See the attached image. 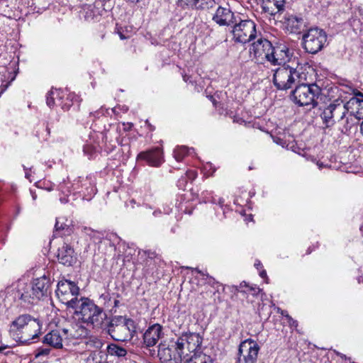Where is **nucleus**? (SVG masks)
<instances>
[{"mask_svg":"<svg viewBox=\"0 0 363 363\" xmlns=\"http://www.w3.org/2000/svg\"><path fill=\"white\" fill-rule=\"evenodd\" d=\"M72 317L79 324H85L93 329H101L107 318L104 309L89 298L80 297L72 308Z\"/></svg>","mask_w":363,"mask_h":363,"instance_id":"nucleus-1","label":"nucleus"},{"mask_svg":"<svg viewBox=\"0 0 363 363\" xmlns=\"http://www.w3.org/2000/svg\"><path fill=\"white\" fill-rule=\"evenodd\" d=\"M107 332L116 341H128L136 333V324L131 318L121 315L116 316L108 323Z\"/></svg>","mask_w":363,"mask_h":363,"instance_id":"nucleus-2","label":"nucleus"},{"mask_svg":"<svg viewBox=\"0 0 363 363\" xmlns=\"http://www.w3.org/2000/svg\"><path fill=\"white\" fill-rule=\"evenodd\" d=\"M89 331L84 325H78L71 328H63L62 330L56 329L51 330L43 337V342L52 346L55 348H62V342L65 340L72 338H82L88 335Z\"/></svg>","mask_w":363,"mask_h":363,"instance_id":"nucleus-3","label":"nucleus"},{"mask_svg":"<svg viewBox=\"0 0 363 363\" xmlns=\"http://www.w3.org/2000/svg\"><path fill=\"white\" fill-rule=\"evenodd\" d=\"M321 90L315 84H301L296 86L291 92V97L294 102L300 106L312 105L317 106V99L320 94Z\"/></svg>","mask_w":363,"mask_h":363,"instance_id":"nucleus-4","label":"nucleus"},{"mask_svg":"<svg viewBox=\"0 0 363 363\" xmlns=\"http://www.w3.org/2000/svg\"><path fill=\"white\" fill-rule=\"evenodd\" d=\"M300 79V72L293 65L280 66L274 70L273 82L279 90H287Z\"/></svg>","mask_w":363,"mask_h":363,"instance_id":"nucleus-5","label":"nucleus"},{"mask_svg":"<svg viewBox=\"0 0 363 363\" xmlns=\"http://www.w3.org/2000/svg\"><path fill=\"white\" fill-rule=\"evenodd\" d=\"M55 293L59 300L65 304L68 309H72L77 302L79 301V288L74 281L67 279L60 281Z\"/></svg>","mask_w":363,"mask_h":363,"instance_id":"nucleus-6","label":"nucleus"},{"mask_svg":"<svg viewBox=\"0 0 363 363\" xmlns=\"http://www.w3.org/2000/svg\"><path fill=\"white\" fill-rule=\"evenodd\" d=\"M7 291L8 293L13 291L14 298L18 300L20 304L24 307H29L37 304L40 301L30 283L25 282L23 280H18Z\"/></svg>","mask_w":363,"mask_h":363,"instance_id":"nucleus-7","label":"nucleus"},{"mask_svg":"<svg viewBox=\"0 0 363 363\" xmlns=\"http://www.w3.org/2000/svg\"><path fill=\"white\" fill-rule=\"evenodd\" d=\"M327 41L326 33L320 28H312L303 35V45L305 50L311 54L320 51Z\"/></svg>","mask_w":363,"mask_h":363,"instance_id":"nucleus-8","label":"nucleus"},{"mask_svg":"<svg viewBox=\"0 0 363 363\" xmlns=\"http://www.w3.org/2000/svg\"><path fill=\"white\" fill-rule=\"evenodd\" d=\"M176 340L172 339L168 343L161 342L158 346L157 356L162 363H182L183 352L177 345Z\"/></svg>","mask_w":363,"mask_h":363,"instance_id":"nucleus-9","label":"nucleus"},{"mask_svg":"<svg viewBox=\"0 0 363 363\" xmlns=\"http://www.w3.org/2000/svg\"><path fill=\"white\" fill-rule=\"evenodd\" d=\"M233 24L232 33L235 42L245 44L256 38V25L252 20H242L239 23L235 20Z\"/></svg>","mask_w":363,"mask_h":363,"instance_id":"nucleus-10","label":"nucleus"},{"mask_svg":"<svg viewBox=\"0 0 363 363\" xmlns=\"http://www.w3.org/2000/svg\"><path fill=\"white\" fill-rule=\"evenodd\" d=\"M177 345L183 352L184 359L190 357L194 353H201V349L203 337L196 333H184L177 340Z\"/></svg>","mask_w":363,"mask_h":363,"instance_id":"nucleus-11","label":"nucleus"},{"mask_svg":"<svg viewBox=\"0 0 363 363\" xmlns=\"http://www.w3.org/2000/svg\"><path fill=\"white\" fill-rule=\"evenodd\" d=\"M346 113L345 104L342 101L337 99L324 108L320 117L323 124L330 128L336 123V119L337 122L342 121Z\"/></svg>","mask_w":363,"mask_h":363,"instance_id":"nucleus-12","label":"nucleus"},{"mask_svg":"<svg viewBox=\"0 0 363 363\" xmlns=\"http://www.w3.org/2000/svg\"><path fill=\"white\" fill-rule=\"evenodd\" d=\"M273 51L274 46L272 43L263 38H260L253 43L250 48V54L257 62L260 64H264L265 62H270Z\"/></svg>","mask_w":363,"mask_h":363,"instance_id":"nucleus-13","label":"nucleus"},{"mask_svg":"<svg viewBox=\"0 0 363 363\" xmlns=\"http://www.w3.org/2000/svg\"><path fill=\"white\" fill-rule=\"evenodd\" d=\"M259 350V345L252 339L242 341L239 345L237 363H257Z\"/></svg>","mask_w":363,"mask_h":363,"instance_id":"nucleus-14","label":"nucleus"},{"mask_svg":"<svg viewBox=\"0 0 363 363\" xmlns=\"http://www.w3.org/2000/svg\"><path fill=\"white\" fill-rule=\"evenodd\" d=\"M294 52L291 51L286 45L278 44L274 47L273 54L270 59V64L272 65H290L297 64L296 62V58L293 57Z\"/></svg>","mask_w":363,"mask_h":363,"instance_id":"nucleus-15","label":"nucleus"},{"mask_svg":"<svg viewBox=\"0 0 363 363\" xmlns=\"http://www.w3.org/2000/svg\"><path fill=\"white\" fill-rule=\"evenodd\" d=\"M42 325L40 321L37 318L31 317L25 330L23 331L21 336L18 337V342L23 344L31 343V340L38 337Z\"/></svg>","mask_w":363,"mask_h":363,"instance_id":"nucleus-16","label":"nucleus"},{"mask_svg":"<svg viewBox=\"0 0 363 363\" xmlns=\"http://www.w3.org/2000/svg\"><path fill=\"white\" fill-rule=\"evenodd\" d=\"M46 104L50 108L54 106H58L65 111L68 110L72 106L69 97L67 96L66 99H65V94L60 89H51L47 94Z\"/></svg>","mask_w":363,"mask_h":363,"instance_id":"nucleus-17","label":"nucleus"},{"mask_svg":"<svg viewBox=\"0 0 363 363\" xmlns=\"http://www.w3.org/2000/svg\"><path fill=\"white\" fill-rule=\"evenodd\" d=\"M346 113L358 120H363V93L358 91L345 104Z\"/></svg>","mask_w":363,"mask_h":363,"instance_id":"nucleus-18","label":"nucleus"},{"mask_svg":"<svg viewBox=\"0 0 363 363\" xmlns=\"http://www.w3.org/2000/svg\"><path fill=\"white\" fill-rule=\"evenodd\" d=\"M137 160H145L148 165L157 167L164 162L163 152L160 147L153 148L140 152L138 155Z\"/></svg>","mask_w":363,"mask_h":363,"instance_id":"nucleus-19","label":"nucleus"},{"mask_svg":"<svg viewBox=\"0 0 363 363\" xmlns=\"http://www.w3.org/2000/svg\"><path fill=\"white\" fill-rule=\"evenodd\" d=\"M162 334V326L158 323L153 324L143 334V342L147 347H152L157 343Z\"/></svg>","mask_w":363,"mask_h":363,"instance_id":"nucleus-20","label":"nucleus"},{"mask_svg":"<svg viewBox=\"0 0 363 363\" xmlns=\"http://www.w3.org/2000/svg\"><path fill=\"white\" fill-rule=\"evenodd\" d=\"M57 257L60 264L66 266H72L77 259L74 249L65 242L58 248Z\"/></svg>","mask_w":363,"mask_h":363,"instance_id":"nucleus-21","label":"nucleus"},{"mask_svg":"<svg viewBox=\"0 0 363 363\" xmlns=\"http://www.w3.org/2000/svg\"><path fill=\"white\" fill-rule=\"evenodd\" d=\"M74 189H77L79 193H82L84 197H87V199L91 198L96 194V189L94 183L91 178L86 177L85 178H79L76 183L74 184Z\"/></svg>","mask_w":363,"mask_h":363,"instance_id":"nucleus-22","label":"nucleus"},{"mask_svg":"<svg viewBox=\"0 0 363 363\" xmlns=\"http://www.w3.org/2000/svg\"><path fill=\"white\" fill-rule=\"evenodd\" d=\"M74 226L72 221L65 218H57L55 225V230L53 236L57 237H67L73 233Z\"/></svg>","mask_w":363,"mask_h":363,"instance_id":"nucleus-23","label":"nucleus"},{"mask_svg":"<svg viewBox=\"0 0 363 363\" xmlns=\"http://www.w3.org/2000/svg\"><path fill=\"white\" fill-rule=\"evenodd\" d=\"M213 20L220 26H228L233 24L236 19L228 8L219 6L213 16Z\"/></svg>","mask_w":363,"mask_h":363,"instance_id":"nucleus-24","label":"nucleus"},{"mask_svg":"<svg viewBox=\"0 0 363 363\" xmlns=\"http://www.w3.org/2000/svg\"><path fill=\"white\" fill-rule=\"evenodd\" d=\"M30 284L33 287L39 301L43 297L48 296L50 287V281L48 277L46 276L40 277L34 279Z\"/></svg>","mask_w":363,"mask_h":363,"instance_id":"nucleus-25","label":"nucleus"},{"mask_svg":"<svg viewBox=\"0 0 363 363\" xmlns=\"http://www.w3.org/2000/svg\"><path fill=\"white\" fill-rule=\"evenodd\" d=\"M284 0H262V10L271 16H274L284 10Z\"/></svg>","mask_w":363,"mask_h":363,"instance_id":"nucleus-26","label":"nucleus"},{"mask_svg":"<svg viewBox=\"0 0 363 363\" xmlns=\"http://www.w3.org/2000/svg\"><path fill=\"white\" fill-rule=\"evenodd\" d=\"M83 360L85 363H108L107 353L100 350L88 351L83 354Z\"/></svg>","mask_w":363,"mask_h":363,"instance_id":"nucleus-27","label":"nucleus"},{"mask_svg":"<svg viewBox=\"0 0 363 363\" xmlns=\"http://www.w3.org/2000/svg\"><path fill=\"white\" fill-rule=\"evenodd\" d=\"M286 25L287 29L291 33H297L303 25V19L301 17L290 15L286 18Z\"/></svg>","mask_w":363,"mask_h":363,"instance_id":"nucleus-28","label":"nucleus"},{"mask_svg":"<svg viewBox=\"0 0 363 363\" xmlns=\"http://www.w3.org/2000/svg\"><path fill=\"white\" fill-rule=\"evenodd\" d=\"M105 352L107 353V357L110 355L121 358L125 357L127 354V350L125 347L115 343L108 345Z\"/></svg>","mask_w":363,"mask_h":363,"instance_id":"nucleus-29","label":"nucleus"},{"mask_svg":"<svg viewBox=\"0 0 363 363\" xmlns=\"http://www.w3.org/2000/svg\"><path fill=\"white\" fill-rule=\"evenodd\" d=\"M31 317L29 314L21 315L12 322L11 327L22 333Z\"/></svg>","mask_w":363,"mask_h":363,"instance_id":"nucleus-30","label":"nucleus"},{"mask_svg":"<svg viewBox=\"0 0 363 363\" xmlns=\"http://www.w3.org/2000/svg\"><path fill=\"white\" fill-rule=\"evenodd\" d=\"M211 0H179L178 5L183 9H201L208 4Z\"/></svg>","mask_w":363,"mask_h":363,"instance_id":"nucleus-31","label":"nucleus"},{"mask_svg":"<svg viewBox=\"0 0 363 363\" xmlns=\"http://www.w3.org/2000/svg\"><path fill=\"white\" fill-rule=\"evenodd\" d=\"M185 363H213L212 357L203 353H194L185 359Z\"/></svg>","mask_w":363,"mask_h":363,"instance_id":"nucleus-32","label":"nucleus"},{"mask_svg":"<svg viewBox=\"0 0 363 363\" xmlns=\"http://www.w3.org/2000/svg\"><path fill=\"white\" fill-rule=\"evenodd\" d=\"M189 154V148L186 146H178L174 150V157L178 162L182 161Z\"/></svg>","mask_w":363,"mask_h":363,"instance_id":"nucleus-33","label":"nucleus"},{"mask_svg":"<svg viewBox=\"0 0 363 363\" xmlns=\"http://www.w3.org/2000/svg\"><path fill=\"white\" fill-rule=\"evenodd\" d=\"M140 213L145 217H150L152 215L154 217H159L162 214V211L156 209L152 212V208L147 205L143 206L140 209Z\"/></svg>","mask_w":363,"mask_h":363,"instance_id":"nucleus-34","label":"nucleus"},{"mask_svg":"<svg viewBox=\"0 0 363 363\" xmlns=\"http://www.w3.org/2000/svg\"><path fill=\"white\" fill-rule=\"evenodd\" d=\"M243 284L246 287V289L242 290L241 291L242 292L247 293L249 291H252V295H257L260 291V289L259 287H257L256 286H249L246 284V282L241 283L240 285V288H242L243 286Z\"/></svg>","mask_w":363,"mask_h":363,"instance_id":"nucleus-35","label":"nucleus"},{"mask_svg":"<svg viewBox=\"0 0 363 363\" xmlns=\"http://www.w3.org/2000/svg\"><path fill=\"white\" fill-rule=\"evenodd\" d=\"M82 231L85 234L89 235L91 238H95L96 234L99 233L98 232L94 230L93 229L89 227H83Z\"/></svg>","mask_w":363,"mask_h":363,"instance_id":"nucleus-36","label":"nucleus"},{"mask_svg":"<svg viewBox=\"0 0 363 363\" xmlns=\"http://www.w3.org/2000/svg\"><path fill=\"white\" fill-rule=\"evenodd\" d=\"M50 353L49 349H39L37 350L35 357L38 358L40 356H46Z\"/></svg>","mask_w":363,"mask_h":363,"instance_id":"nucleus-37","label":"nucleus"},{"mask_svg":"<svg viewBox=\"0 0 363 363\" xmlns=\"http://www.w3.org/2000/svg\"><path fill=\"white\" fill-rule=\"evenodd\" d=\"M286 318L290 327L296 328L298 326V322L294 320L289 314L286 315Z\"/></svg>","mask_w":363,"mask_h":363,"instance_id":"nucleus-38","label":"nucleus"},{"mask_svg":"<svg viewBox=\"0 0 363 363\" xmlns=\"http://www.w3.org/2000/svg\"><path fill=\"white\" fill-rule=\"evenodd\" d=\"M197 177V173L194 170H189L186 172V178L187 177L189 179L194 180Z\"/></svg>","mask_w":363,"mask_h":363,"instance_id":"nucleus-39","label":"nucleus"},{"mask_svg":"<svg viewBox=\"0 0 363 363\" xmlns=\"http://www.w3.org/2000/svg\"><path fill=\"white\" fill-rule=\"evenodd\" d=\"M187 183L186 178V177H182L179 179L177 182V186L179 189H184L186 186V184Z\"/></svg>","mask_w":363,"mask_h":363,"instance_id":"nucleus-40","label":"nucleus"},{"mask_svg":"<svg viewBox=\"0 0 363 363\" xmlns=\"http://www.w3.org/2000/svg\"><path fill=\"white\" fill-rule=\"evenodd\" d=\"M147 256L150 259H154L156 257V252L148 251L146 252Z\"/></svg>","mask_w":363,"mask_h":363,"instance_id":"nucleus-41","label":"nucleus"},{"mask_svg":"<svg viewBox=\"0 0 363 363\" xmlns=\"http://www.w3.org/2000/svg\"><path fill=\"white\" fill-rule=\"evenodd\" d=\"M194 270L196 271L197 273L201 274L202 276L209 277L208 273H205V272H202L201 270H200L198 268H195V269H194Z\"/></svg>","mask_w":363,"mask_h":363,"instance_id":"nucleus-42","label":"nucleus"},{"mask_svg":"<svg viewBox=\"0 0 363 363\" xmlns=\"http://www.w3.org/2000/svg\"><path fill=\"white\" fill-rule=\"evenodd\" d=\"M259 276L262 279H267V272H266V271L264 269H262V271L259 272Z\"/></svg>","mask_w":363,"mask_h":363,"instance_id":"nucleus-43","label":"nucleus"},{"mask_svg":"<svg viewBox=\"0 0 363 363\" xmlns=\"http://www.w3.org/2000/svg\"><path fill=\"white\" fill-rule=\"evenodd\" d=\"M335 354H336L337 356H339L340 358H342V359H347V357H346V355H345V354H342V353H340V352H337V351H335Z\"/></svg>","mask_w":363,"mask_h":363,"instance_id":"nucleus-44","label":"nucleus"},{"mask_svg":"<svg viewBox=\"0 0 363 363\" xmlns=\"http://www.w3.org/2000/svg\"><path fill=\"white\" fill-rule=\"evenodd\" d=\"M351 128V125H349V118L347 117L346 119V125H345V130H347Z\"/></svg>","mask_w":363,"mask_h":363,"instance_id":"nucleus-45","label":"nucleus"},{"mask_svg":"<svg viewBox=\"0 0 363 363\" xmlns=\"http://www.w3.org/2000/svg\"><path fill=\"white\" fill-rule=\"evenodd\" d=\"M24 170H25V176L27 179H30V172H28V169H26L25 167H24Z\"/></svg>","mask_w":363,"mask_h":363,"instance_id":"nucleus-46","label":"nucleus"},{"mask_svg":"<svg viewBox=\"0 0 363 363\" xmlns=\"http://www.w3.org/2000/svg\"><path fill=\"white\" fill-rule=\"evenodd\" d=\"M255 266L257 267V269H259V267H262V263L259 261L255 264Z\"/></svg>","mask_w":363,"mask_h":363,"instance_id":"nucleus-47","label":"nucleus"},{"mask_svg":"<svg viewBox=\"0 0 363 363\" xmlns=\"http://www.w3.org/2000/svg\"><path fill=\"white\" fill-rule=\"evenodd\" d=\"M119 36H120V38H121V40H124V39H126V38H127V37H126V36H125L122 33H119Z\"/></svg>","mask_w":363,"mask_h":363,"instance_id":"nucleus-48","label":"nucleus"},{"mask_svg":"<svg viewBox=\"0 0 363 363\" xmlns=\"http://www.w3.org/2000/svg\"><path fill=\"white\" fill-rule=\"evenodd\" d=\"M317 165L318 166L319 169H322L323 167H325L323 164V162H318Z\"/></svg>","mask_w":363,"mask_h":363,"instance_id":"nucleus-49","label":"nucleus"},{"mask_svg":"<svg viewBox=\"0 0 363 363\" xmlns=\"http://www.w3.org/2000/svg\"><path fill=\"white\" fill-rule=\"evenodd\" d=\"M281 315L286 317V315L288 314V313H287L286 311L281 310Z\"/></svg>","mask_w":363,"mask_h":363,"instance_id":"nucleus-50","label":"nucleus"},{"mask_svg":"<svg viewBox=\"0 0 363 363\" xmlns=\"http://www.w3.org/2000/svg\"><path fill=\"white\" fill-rule=\"evenodd\" d=\"M132 128V124H131V123H129V124H128V126H127V128H125V129L126 130H130V128Z\"/></svg>","mask_w":363,"mask_h":363,"instance_id":"nucleus-51","label":"nucleus"},{"mask_svg":"<svg viewBox=\"0 0 363 363\" xmlns=\"http://www.w3.org/2000/svg\"><path fill=\"white\" fill-rule=\"evenodd\" d=\"M118 303H119V301L118 300H115L114 301V306L115 307H118Z\"/></svg>","mask_w":363,"mask_h":363,"instance_id":"nucleus-52","label":"nucleus"},{"mask_svg":"<svg viewBox=\"0 0 363 363\" xmlns=\"http://www.w3.org/2000/svg\"><path fill=\"white\" fill-rule=\"evenodd\" d=\"M7 347L6 345L5 346H0V352H2L4 349H6Z\"/></svg>","mask_w":363,"mask_h":363,"instance_id":"nucleus-53","label":"nucleus"},{"mask_svg":"<svg viewBox=\"0 0 363 363\" xmlns=\"http://www.w3.org/2000/svg\"><path fill=\"white\" fill-rule=\"evenodd\" d=\"M223 202H224V200H223V199H219L218 203H219L220 205H222V204L223 203Z\"/></svg>","mask_w":363,"mask_h":363,"instance_id":"nucleus-54","label":"nucleus"},{"mask_svg":"<svg viewBox=\"0 0 363 363\" xmlns=\"http://www.w3.org/2000/svg\"><path fill=\"white\" fill-rule=\"evenodd\" d=\"M359 14H360L361 16H363V9H359Z\"/></svg>","mask_w":363,"mask_h":363,"instance_id":"nucleus-55","label":"nucleus"},{"mask_svg":"<svg viewBox=\"0 0 363 363\" xmlns=\"http://www.w3.org/2000/svg\"><path fill=\"white\" fill-rule=\"evenodd\" d=\"M99 111H96L94 113H93V115H94V116H96V115L98 116V115H99ZM91 114H92V113H91Z\"/></svg>","mask_w":363,"mask_h":363,"instance_id":"nucleus-56","label":"nucleus"},{"mask_svg":"<svg viewBox=\"0 0 363 363\" xmlns=\"http://www.w3.org/2000/svg\"><path fill=\"white\" fill-rule=\"evenodd\" d=\"M360 230L362 233H363V225L360 227Z\"/></svg>","mask_w":363,"mask_h":363,"instance_id":"nucleus-57","label":"nucleus"},{"mask_svg":"<svg viewBox=\"0 0 363 363\" xmlns=\"http://www.w3.org/2000/svg\"><path fill=\"white\" fill-rule=\"evenodd\" d=\"M148 125L150 126V130H153V128H152V125L150 124H148Z\"/></svg>","mask_w":363,"mask_h":363,"instance_id":"nucleus-58","label":"nucleus"},{"mask_svg":"<svg viewBox=\"0 0 363 363\" xmlns=\"http://www.w3.org/2000/svg\"><path fill=\"white\" fill-rule=\"evenodd\" d=\"M210 279H212V280H214V278H212L211 277H208Z\"/></svg>","mask_w":363,"mask_h":363,"instance_id":"nucleus-59","label":"nucleus"}]
</instances>
